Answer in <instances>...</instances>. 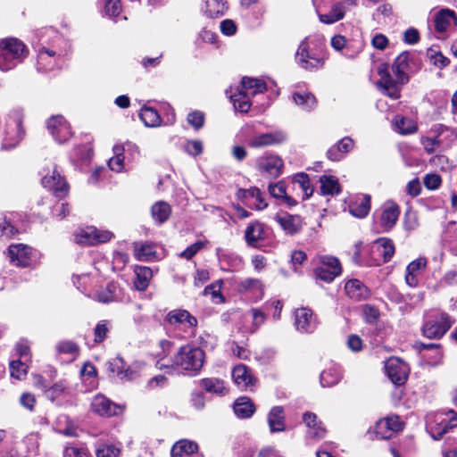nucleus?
Here are the masks:
<instances>
[{
  "instance_id": "f257e3e1",
  "label": "nucleus",
  "mask_w": 457,
  "mask_h": 457,
  "mask_svg": "<svg viewBox=\"0 0 457 457\" xmlns=\"http://www.w3.org/2000/svg\"><path fill=\"white\" fill-rule=\"evenodd\" d=\"M409 53L403 52L395 59L392 65L386 62L378 65L379 79L377 87L383 95L393 100L401 97L402 88L409 81Z\"/></svg>"
},
{
  "instance_id": "f03ea898",
  "label": "nucleus",
  "mask_w": 457,
  "mask_h": 457,
  "mask_svg": "<svg viewBox=\"0 0 457 457\" xmlns=\"http://www.w3.org/2000/svg\"><path fill=\"white\" fill-rule=\"evenodd\" d=\"M163 356L161 357L156 366L162 369H173L174 367L187 371L192 375L196 374L204 366V352L196 345H186L179 348L178 353L170 360H165V355L170 352L172 343L168 340L160 342Z\"/></svg>"
},
{
  "instance_id": "7ed1b4c3",
  "label": "nucleus",
  "mask_w": 457,
  "mask_h": 457,
  "mask_svg": "<svg viewBox=\"0 0 457 457\" xmlns=\"http://www.w3.org/2000/svg\"><path fill=\"white\" fill-rule=\"evenodd\" d=\"M241 84V90L230 96V99L236 110L247 112L253 104L250 98L257 94H262L267 87L262 80L248 77L243 78Z\"/></svg>"
},
{
  "instance_id": "20e7f679",
  "label": "nucleus",
  "mask_w": 457,
  "mask_h": 457,
  "mask_svg": "<svg viewBox=\"0 0 457 457\" xmlns=\"http://www.w3.org/2000/svg\"><path fill=\"white\" fill-rule=\"evenodd\" d=\"M24 44L17 38L0 41V70L6 71L21 63L27 55Z\"/></svg>"
},
{
  "instance_id": "39448f33",
  "label": "nucleus",
  "mask_w": 457,
  "mask_h": 457,
  "mask_svg": "<svg viewBox=\"0 0 457 457\" xmlns=\"http://www.w3.org/2000/svg\"><path fill=\"white\" fill-rule=\"evenodd\" d=\"M453 323L447 313L431 311L426 314L422 335L429 339H439L450 329Z\"/></svg>"
},
{
  "instance_id": "423d86ee",
  "label": "nucleus",
  "mask_w": 457,
  "mask_h": 457,
  "mask_svg": "<svg viewBox=\"0 0 457 457\" xmlns=\"http://www.w3.org/2000/svg\"><path fill=\"white\" fill-rule=\"evenodd\" d=\"M457 26V13L449 8L434 11L428 20V27L436 33V38L444 39Z\"/></svg>"
},
{
  "instance_id": "0eeeda50",
  "label": "nucleus",
  "mask_w": 457,
  "mask_h": 457,
  "mask_svg": "<svg viewBox=\"0 0 457 457\" xmlns=\"http://www.w3.org/2000/svg\"><path fill=\"white\" fill-rule=\"evenodd\" d=\"M457 427V413L450 410L428 416L427 429L431 436L438 440L451 428Z\"/></svg>"
},
{
  "instance_id": "6e6552de",
  "label": "nucleus",
  "mask_w": 457,
  "mask_h": 457,
  "mask_svg": "<svg viewBox=\"0 0 457 457\" xmlns=\"http://www.w3.org/2000/svg\"><path fill=\"white\" fill-rule=\"evenodd\" d=\"M314 276L324 282L330 283L342 273L339 260L331 255H320L316 258Z\"/></svg>"
},
{
  "instance_id": "1a4fd4ad",
  "label": "nucleus",
  "mask_w": 457,
  "mask_h": 457,
  "mask_svg": "<svg viewBox=\"0 0 457 457\" xmlns=\"http://www.w3.org/2000/svg\"><path fill=\"white\" fill-rule=\"evenodd\" d=\"M74 241L82 245H92L108 242L112 234L110 231H102L93 226L79 228L74 232Z\"/></svg>"
},
{
  "instance_id": "9d476101",
  "label": "nucleus",
  "mask_w": 457,
  "mask_h": 457,
  "mask_svg": "<svg viewBox=\"0 0 457 457\" xmlns=\"http://www.w3.org/2000/svg\"><path fill=\"white\" fill-rule=\"evenodd\" d=\"M295 61L300 67L307 71L318 70L324 65L323 58L310 53L307 37L301 41L295 54Z\"/></svg>"
},
{
  "instance_id": "9b49d317",
  "label": "nucleus",
  "mask_w": 457,
  "mask_h": 457,
  "mask_svg": "<svg viewBox=\"0 0 457 457\" xmlns=\"http://www.w3.org/2000/svg\"><path fill=\"white\" fill-rule=\"evenodd\" d=\"M242 140H252V143H280L287 139L282 131L257 135L253 125H245L240 130Z\"/></svg>"
},
{
  "instance_id": "f8f14e48",
  "label": "nucleus",
  "mask_w": 457,
  "mask_h": 457,
  "mask_svg": "<svg viewBox=\"0 0 457 457\" xmlns=\"http://www.w3.org/2000/svg\"><path fill=\"white\" fill-rule=\"evenodd\" d=\"M395 245L390 238H378L371 245L374 264L380 265L389 262L395 254Z\"/></svg>"
},
{
  "instance_id": "ddd939ff",
  "label": "nucleus",
  "mask_w": 457,
  "mask_h": 457,
  "mask_svg": "<svg viewBox=\"0 0 457 457\" xmlns=\"http://www.w3.org/2000/svg\"><path fill=\"white\" fill-rule=\"evenodd\" d=\"M46 128L58 143H65L71 139V128L62 115H54L46 121Z\"/></svg>"
},
{
  "instance_id": "4468645a",
  "label": "nucleus",
  "mask_w": 457,
  "mask_h": 457,
  "mask_svg": "<svg viewBox=\"0 0 457 457\" xmlns=\"http://www.w3.org/2000/svg\"><path fill=\"white\" fill-rule=\"evenodd\" d=\"M283 161L277 155H264L257 160L258 170L269 178H278L283 170Z\"/></svg>"
},
{
  "instance_id": "2eb2a0df",
  "label": "nucleus",
  "mask_w": 457,
  "mask_h": 457,
  "mask_svg": "<svg viewBox=\"0 0 457 457\" xmlns=\"http://www.w3.org/2000/svg\"><path fill=\"white\" fill-rule=\"evenodd\" d=\"M385 369L387 377L395 385H403L408 378L409 368L398 358H389L386 362Z\"/></svg>"
},
{
  "instance_id": "dca6fc26",
  "label": "nucleus",
  "mask_w": 457,
  "mask_h": 457,
  "mask_svg": "<svg viewBox=\"0 0 457 457\" xmlns=\"http://www.w3.org/2000/svg\"><path fill=\"white\" fill-rule=\"evenodd\" d=\"M10 261L16 266H29L34 257V252L31 247L23 244L11 245L8 248Z\"/></svg>"
},
{
  "instance_id": "f3484780",
  "label": "nucleus",
  "mask_w": 457,
  "mask_h": 457,
  "mask_svg": "<svg viewBox=\"0 0 457 457\" xmlns=\"http://www.w3.org/2000/svg\"><path fill=\"white\" fill-rule=\"evenodd\" d=\"M91 410L94 413L103 417H112L121 411L120 406L101 394L96 395L92 399Z\"/></svg>"
},
{
  "instance_id": "a211bd4d",
  "label": "nucleus",
  "mask_w": 457,
  "mask_h": 457,
  "mask_svg": "<svg viewBox=\"0 0 457 457\" xmlns=\"http://www.w3.org/2000/svg\"><path fill=\"white\" fill-rule=\"evenodd\" d=\"M400 215V210L396 204L394 202H386L381 207V213L379 217V226L383 232L391 230L396 224Z\"/></svg>"
},
{
  "instance_id": "6ab92c4d",
  "label": "nucleus",
  "mask_w": 457,
  "mask_h": 457,
  "mask_svg": "<svg viewBox=\"0 0 457 457\" xmlns=\"http://www.w3.org/2000/svg\"><path fill=\"white\" fill-rule=\"evenodd\" d=\"M303 422L307 428V436L313 440H320L325 437L327 429L318 416L311 411L303 414Z\"/></svg>"
},
{
  "instance_id": "aec40b11",
  "label": "nucleus",
  "mask_w": 457,
  "mask_h": 457,
  "mask_svg": "<svg viewBox=\"0 0 457 457\" xmlns=\"http://www.w3.org/2000/svg\"><path fill=\"white\" fill-rule=\"evenodd\" d=\"M402 426L399 417L391 415L377 422L375 433L378 438H390L394 433L402 429Z\"/></svg>"
},
{
  "instance_id": "412c9836",
  "label": "nucleus",
  "mask_w": 457,
  "mask_h": 457,
  "mask_svg": "<svg viewBox=\"0 0 457 457\" xmlns=\"http://www.w3.org/2000/svg\"><path fill=\"white\" fill-rule=\"evenodd\" d=\"M237 195L250 208L263 210L268 206L263 194L257 187L240 189Z\"/></svg>"
},
{
  "instance_id": "4be33fe9",
  "label": "nucleus",
  "mask_w": 457,
  "mask_h": 457,
  "mask_svg": "<svg viewBox=\"0 0 457 457\" xmlns=\"http://www.w3.org/2000/svg\"><path fill=\"white\" fill-rule=\"evenodd\" d=\"M166 320L171 326L183 327L184 329L195 328L197 326L196 318L182 309L170 311L166 316Z\"/></svg>"
},
{
  "instance_id": "5701e85b",
  "label": "nucleus",
  "mask_w": 457,
  "mask_h": 457,
  "mask_svg": "<svg viewBox=\"0 0 457 457\" xmlns=\"http://www.w3.org/2000/svg\"><path fill=\"white\" fill-rule=\"evenodd\" d=\"M428 260L420 257L408 264L405 272L406 284L411 287H415L419 284V277L426 270Z\"/></svg>"
},
{
  "instance_id": "b1692460",
  "label": "nucleus",
  "mask_w": 457,
  "mask_h": 457,
  "mask_svg": "<svg viewBox=\"0 0 457 457\" xmlns=\"http://www.w3.org/2000/svg\"><path fill=\"white\" fill-rule=\"evenodd\" d=\"M268 228L260 221L251 222L245 228V239L248 245L256 247L258 243L265 239Z\"/></svg>"
},
{
  "instance_id": "393cba45",
  "label": "nucleus",
  "mask_w": 457,
  "mask_h": 457,
  "mask_svg": "<svg viewBox=\"0 0 457 457\" xmlns=\"http://www.w3.org/2000/svg\"><path fill=\"white\" fill-rule=\"evenodd\" d=\"M232 378L235 384L242 390H246L254 386L255 378L251 370L245 364H238L232 370Z\"/></svg>"
},
{
  "instance_id": "a878e982",
  "label": "nucleus",
  "mask_w": 457,
  "mask_h": 457,
  "mask_svg": "<svg viewBox=\"0 0 457 457\" xmlns=\"http://www.w3.org/2000/svg\"><path fill=\"white\" fill-rule=\"evenodd\" d=\"M349 212L359 219L366 217L370 211V196L369 195H356L348 205Z\"/></svg>"
},
{
  "instance_id": "bb28decb",
  "label": "nucleus",
  "mask_w": 457,
  "mask_h": 457,
  "mask_svg": "<svg viewBox=\"0 0 457 457\" xmlns=\"http://www.w3.org/2000/svg\"><path fill=\"white\" fill-rule=\"evenodd\" d=\"M296 329L302 333H309L314 329L312 312L308 308L297 309L295 312Z\"/></svg>"
},
{
  "instance_id": "cd10ccee",
  "label": "nucleus",
  "mask_w": 457,
  "mask_h": 457,
  "mask_svg": "<svg viewBox=\"0 0 457 457\" xmlns=\"http://www.w3.org/2000/svg\"><path fill=\"white\" fill-rule=\"evenodd\" d=\"M42 185L54 191L58 196L67 194L68 185L63 178L54 170L52 176H44Z\"/></svg>"
},
{
  "instance_id": "c85d7f7f",
  "label": "nucleus",
  "mask_w": 457,
  "mask_h": 457,
  "mask_svg": "<svg viewBox=\"0 0 457 457\" xmlns=\"http://www.w3.org/2000/svg\"><path fill=\"white\" fill-rule=\"evenodd\" d=\"M345 294L354 301H361L368 298L370 290L359 279L353 278L345 282Z\"/></svg>"
},
{
  "instance_id": "c756f323",
  "label": "nucleus",
  "mask_w": 457,
  "mask_h": 457,
  "mask_svg": "<svg viewBox=\"0 0 457 457\" xmlns=\"http://www.w3.org/2000/svg\"><path fill=\"white\" fill-rule=\"evenodd\" d=\"M80 379L85 391H92L98 386L97 370L91 362H85L80 370Z\"/></svg>"
},
{
  "instance_id": "7c9ffc66",
  "label": "nucleus",
  "mask_w": 457,
  "mask_h": 457,
  "mask_svg": "<svg viewBox=\"0 0 457 457\" xmlns=\"http://www.w3.org/2000/svg\"><path fill=\"white\" fill-rule=\"evenodd\" d=\"M281 228L288 235H294L300 231L303 221L300 216L285 213L277 218Z\"/></svg>"
},
{
  "instance_id": "2f4dec72",
  "label": "nucleus",
  "mask_w": 457,
  "mask_h": 457,
  "mask_svg": "<svg viewBox=\"0 0 457 457\" xmlns=\"http://www.w3.org/2000/svg\"><path fill=\"white\" fill-rule=\"evenodd\" d=\"M57 62L55 52L46 49L45 46L38 49L37 54V70L39 71H48L54 68Z\"/></svg>"
},
{
  "instance_id": "473e14b6",
  "label": "nucleus",
  "mask_w": 457,
  "mask_h": 457,
  "mask_svg": "<svg viewBox=\"0 0 457 457\" xmlns=\"http://www.w3.org/2000/svg\"><path fill=\"white\" fill-rule=\"evenodd\" d=\"M228 4L225 0H205L203 12L209 18H218L225 14Z\"/></svg>"
},
{
  "instance_id": "72a5a7b5",
  "label": "nucleus",
  "mask_w": 457,
  "mask_h": 457,
  "mask_svg": "<svg viewBox=\"0 0 457 457\" xmlns=\"http://www.w3.org/2000/svg\"><path fill=\"white\" fill-rule=\"evenodd\" d=\"M97 8L103 16L114 19L121 12L120 0H97Z\"/></svg>"
},
{
  "instance_id": "f704fd0d",
  "label": "nucleus",
  "mask_w": 457,
  "mask_h": 457,
  "mask_svg": "<svg viewBox=\"0 0 457 457\" xmlns=\"http://www.w3.org/2000/svg\"><path fill=\"white\" fill-rule=\"evenodd\" d=\"M96 299L103 303H109L111 302L121 299V289L116 283H109L106 287L99 291L96 295Z\"/></svg>"
},
{
  "instance_id": "c9c22d12",
  "label": "nucleus",
  "mask_w": 457,
  "mask_h": 457,
  "mask_svg": "<svg viewBox=\"0 0 457 457\" xmlns=\"http://www.w3.org/2000/svg\"><path fill=\"white\" fill-rule=\"evenodd\" d=\"M320 194L322 195L335 196L341 192L338 179L334 176L322 175L320 179Z\"/></svg>"
},
{
  "instance_id": "e433bc0d",
  "label": "nucleus",
  "mask_w": 457,
  "mask_h": 457,
  "mask_svg": "<svg viewBox=\"0 0 457 457\" xmlns=\"http://www.w3.org/2000/svg\"><path fill=\"white\" fill-rule=\"evenodd\" d=\"M268 423L271 432L285 430L284 409L281 406L273 407L268 415Z\"/></svg>"
},
{
  "instance_id": "4c0bfd02",
  "label": "nucleus",
  "mask_w": 457,
  "mask_h": 457,
  "mask_svg": "<svg viewBox=\"0 0 457 457\" xmlns=\"http://www.w3.org/2000/svg\"><path fill=\"white\" fill-rule=\"evenodd\" d=\"M134 254L138 261H152L157 259L156 245L153 243L136 244L134 246Z\"/></svg>"
},
{
  "instance_id": "58836bf2",
  "label": "nucleus",
  "mask_w": 457,
  "mask_h": 457,
  "mask_svg": "<svg viewBox=\"0 0 457 457\" xmlns=\"http://www.w3.org/2000/svg\"><path fill=\"white\" fill-rule=\"evenodd\" d=\"M393 127L396 132L402 135L412 134L417 130L416 121L402 115H396L394 118Z\"/></svg>"
},
{
  "instance_id": "ea45409f",
  "label": "nucleus",
  "mask_w": 457,
  "mask_h": 457,
  "mask_svg": "<svg viewBox=\"0 0 457 457\" xmlns=\"http://www.w3.org/2000/svg\"><path fill=\"white\" fill-rule=\"evenodd\" d=\"M198 450V445L187 439L178 441L171 448L172 457H187Z\"/></svg>"
},
{
  "instance_id": "a19ab883",
  "label": "nucleus",
  "mask_w": 457,
  "mask_h": 457,
  "mask_svg": "<svg viewBox=\"0 0 457 457\" xmlns=\"http://www.w3.org/2000/svg\"><path fill=\"white\" fill-rule=\"evenodd\" d=\"M135 287L139 291H145L148 287L150 280L153 278L152 270L145 266H137L135 268Z\"/></svg>"
},
{
  "instance_id": "79ce46f5",
  "label": "nucleus",
  "mask_w": 457,
  "mask_h": 457,
  "mask_svg": "<svg viewBox=\"0 0 457 457\" xmlns=\"http://www.w3.org/2000/svg\"><path fill=\"white\" fill-rule=\"evenodd\" d=\"M151 214L156 223L162 224L169 220L171 207L166 202H156L151 208Z\"/></svg>"
},
{
  "instance_id": "37998d69",
  "label": "nucleus",
  "mask_w": 457,
  "mask_h": 457,
  "mask_svg": "<svg viewBox=\"0 0 457 457\" xmlns=\"http://www.w3.org/2000/svg\"><path fill=\"white\" fill-rule=\"evenodd\" d=\"M254 411V405L248 397H240L235 402L234 411L238 418H249L253 414Z\"/></svg>"
},
{
  "instance_id": "c03bdc74",
  "label": "nucleus",
  "mask_w": 457,
  "mask_h": 457,
  "mask_svg": "<svg viewBox=\"0 0 457 457\" xmlns=\"http://www.w3.org/2000/svg\"><path fill=\"white\" fill-rule=\"evenodd\" d=\"M345 13V3H337L329 11L328 13L320 14V21L326 24H332L342 20Z\"/></svg>"
},
{
  "instance_id": "a18cd8bd",
  "label": "nucleus",
  "mask_w": 457,
  "mask_h": 457,
  "mask_svg": "<svg viewBox=\"0 0 457 457\" xmlns=\"http://www.w3.org/2000/svg\"><path fill=\"white\" fill-rule=\"evenodd\" d=\"M201 386L209 393L218 395H225L228 388L225 386L223 380L216 378H207L201 380Z\"/></svg>"
},
{
  "instance_id": "49530a36",
  "label": "nucleus",
  "mask_w": 457,
  "mask_h": 457,
  "mask_svg": "<svg viewBox=\"0 0 457 457\" xmlns=\"http://www.w3.org/2000/svg\"><path fill=\"white\" fill-rule=\"evenodd\" d=\"M292 181L302 190L303 200L308 199L312 195L314 189L312 187L309 176L306 173L301 172L294 175Z\"/></svg>"
},
{
  "instance_id": "de8ad7c7",
  "label": "nucleus",
  "mask_w": 457,
  "mask_h": 457,
  "mask_svg": "<svg viewBox=\"0 0 457 457\" xmlns=\"http://www.w3.org/2000/svg\"><path fill=\"white\" fill-rule=\"evenodd\" d=\"M342 373L338 367L332 366L320 374L322 386H332L339 382Z\"/></svg>"
},
{
  "instance_id": "09e8293b",
  "label": "nucleus",
  "mask_w": 457,
  "mask_h": 457,
  "mask_svg": "<svg viewBox=\"0 0 457 457\" xmlns=\"http://www.w3.org/2000/svg\"><path fill=\"white\" fill-rule=\"evenodd\" d=\"M270 194L275 198H282L288 205H295L296 201L288 196L287 194V187L284 181H278L275 184H271L269 187Z\"/></svg>"
},
{
  "instance_id": "8fccbe9b",
  "label": "nucleus",
  "mask_w": 457,
  "mask_h": 457,
  "mask_svg": "<svg viewBox=\"0 0 457 457\" xmlns=\"http://www.w3.org/2000/svg\"><path fill=\"white\" fill-rule=\"evenodd\" d=\"M123 145L113 146L114 156L109 159L108 167L111 170L120 172L124 168Z\"/></svg>"
},
{
  "instance_id": "3c124183",
  "label": "nucleus",
  "mask_w": 457,
  "mask_h": 457,
  "mask_svg": "<svg viewBox=\"0 0 457 457\" xmlns=\"http://www.w3.org/2000/svg\"><path fill=\"white\" fill-rule=\"evenodd\" d=\"M433 132L436 135L432 143H443L444 141H457V131L444 127L443 125H436Z\"/></svg>"
},
{
  "instance_id": "603ef678",
  "label": "nucleus",
  "mask_w": 457,
  "mask_h": 457,
  "mask_svg": "<svg viewBox=\"0 0 457 457\" xmlns=\"http://www.w3.org/2000/svg\"><path fill=\"white\" fill-rule=\"evenodd\" d=\"M112 371L115 372L120 379H133L135 372L129 368H125L122 358L117 357L111 362Z\"/></svg>"
},
{
  "instance_id": "864d4df0",
  "label": "nucleus",
  "mask_w": 457,
  "mask_h": 457,
  "mask_svg": "<svg viewBox=\"0 0 457 457\" xmlns=\"http://www.w3.org/2000/svg\"><path fill=\"white\" fill-rule=\"evenodd\" d=\"M141 120L147 127H156L161 124V117L152 107H143L139 113Z\"/></svg>"
},
{
  "instance_id": "5fc2aeb1",
  "label": "nucleus",
  "mask_w": 457,
  "mask_h": 457,
  "mask_svg": "<svg viewBox=\"0 0 457 457\" xmlns=\"http://www.w3.org/2000/svg\"><path fill=\"white\" fill-rule=\"evenodd\" d=\"M293 99L297 105L306 111L313 109L317 104L314 96L309 92L295 93Z\"/></svg>"
},
{
  "instance_id": "6e6d98bb",
  "label": "nucleus",
  "mask_w": 457,
  "mask_h": 457,
  "mask_svg": "<svg viewBox=\"0 0 457 457\" xmlns=\"http://www.w3.org/2000/svg\"><path fill=\"white\" fill-rule=\"evenodd\" d=\"M427 56L430 62L439 69H444L450 63V60L436 47L428 48L427 51Z\"/></svg>"
},
{
  "instance_id": "4d7b16f0",
  "label": "nucleus",
  "mask_w": 457,
  "mask_h": 457,
  "mask_svg": "<svg viewBox=\"0 0 457 457\" xmlns=\"http://www.w3.org/2000/svg\"><path fill=\"white\" fill-rule=\"evenodd\" d=\"M331 46L336 51L345 50L344 55L348 58H354L359 51L350 52V46L346 45V38L341 35H336L331 38Z\"/></svg>"
},
{
  "instance_id": "13d9d810",
  "label": "nucleus",
  "mask_w": 457,
  "mask_h": 457,
  "mask_svg": "<svg viewBox=\"0 0 457 457\" xmlns=\"http://www.w3.org/2000/svg\"><path fill=\"white\" fill-rule=\"evenodd\" d=\"M353 145H331L327 151L328 158L331 161L342 160L352 150Z\"/></svg>"
},
{
  "instance_id": "bf43d9fd",
  "label": "nucleus",
  "mask_w": 457,
  "mask_h": 457,
  "mask_svg": "<svg viewBox=\"0 0 457 457\" xmlns=\"http://www.w3.org/2000/svg\"><path fill=\"white\" fill-rule=\"evenodd\" d=\"M238 287L241 291L253 292L260 295L263 294V285L258 278H245L239 283Z\"/></svg>"
},
{
  "instance_id": "052dcab7",
  "label": "nucleus",
  "mask_w": 457,
  "mask_h": 457,
  "mask_svg": "<svg viewBox=\"0 0 457 457\" xmlns=\"http://www.w3.org/2000/svg\"><path fill=\"white\" fill-rule=\"evenodd\" d=\"M23 112L21 109H13L8 116V126L14 125L17 129L19 139H22L24 129L22 128Z\"/></svg>"
},
{
  "instance_id": "680f3d73",
  "label": "nucleus",
  "mask_w": 457,
  "mask_h": 457,
  "mask_svg": "<svg viewBox=\"0 0 457 457\" xmlns=\"http://www.w3.org/2000/svg\"><path fill=\"white\" fill-rule=\"evenodd\" d=\"M111 322L106 320H100L94 329V340L96 343H102L110 331Z\"/></svg>"
},
{
  "instance_id": "e2e57ef3",
  "label": "nucleus",
  "mask_w": 457,
  "mask_h": 457,
  "mask_svg": "<svg viewBox=\"0 0 457 457\" xmlns=\"http://www.w3.org/2000/svg\"><path fill=\"white\" fill-rule=\"evenodd\" d=\"M10 372H11L12 378L21 380L27 375L28 366L22 361H20V360L12 361L10 363Z\"/></svg>"
},
{
  "instance_id": "0e129e2a",
  "label": "nucleus",
  "mask_w": 457,
  "mask_h": 457,
  "mask_svg": "<svg viewBox=\"0 0 457 457\" xmlns=\"http://www.w3.org/2000/svg\"><path fill=\"white\" fill-rule=\"evenodd\" d=\"M56 350L59 353L70 354L75 359L79 353V348L72 341H61L56 345Z\"/></svg>"
},
{
  "instance_id": "69168bd1",
  "label": "nucleus",
  "mask_w": 457,
  "mask_h": 457,
  "mask_svg": "<svg viewBox=\"0 0 457 457\" xmlns=\"http://www.w3.org/2000/svg\"><path fill=\"white\" fill-rule=\"evenodd\" d=\"M64 457H89L88 450L83 445H68L64 452Z\"/></svg>"
},
{
  "instance_id": "338daca9",
  "label": "nucleus",
  "mask_w": 457,
  "mask_h": 457,
  "mask_svg": "<svg viewBox=\"0 0 457 457\" xmlns=\"http://www.w3.org/2000/svg\"><path fill=\"white\" fill-rule=\"evenodd\" d=\"M18 230L13 225L6 219L5 216H0V237H12Z\"/></svg>"
},
{
  "instance_id": "774afa93",
  "label": "nucleus",
  "mask_w": 457,
  "mask_h": 457,
  "mask_svg": "<svg viewBox=\"0 0 457 457\" xmlns=\"http://www.w3.org/2000/svg\"><path fill=\"white\" fill-rule=\"evenodd\" d=\"M187 121L195 129H198L204 125V113L199 111L191 112L187 114Z\"/></svg>"
}]
</instances>
